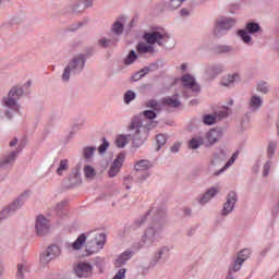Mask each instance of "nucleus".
I'll return each mask as SVG.
<instances>
[{"instance_id":"24","label":"nucleus","mask_w":279,"mask_h":279,"mask_svg":"<svg viewBox=\"0 0 279 279\" xmlns=\"http://www.w3.org/2000/svg\"><path fill=\"white\" fill-rule=\"evenodd\" d=\"M226 158H228V155H226V151L220 150L219 153L214 155L211 162L213 165H219V162H223Z\"/></svg>"},{"instance_id":"59","label":"nucleus","mask_w":279,"mask_h":279,"mask_svg":"<svg viewBox=\"0 0 279 279\" xmlns=\"http://www.w3.org/2000/svg\"><path fill=\"white\" fill-rule=\"evenodd\" d=\"M186 215H191V211L189 210V211H186Z\"/></svg>"},{"instance_id":"33","label":"nucleus","mask_w":279,"mask_h":279,"mask_svg":"<svg viewBox=\"0 0 279 279\" xmlns=\"http://www.w3.org/2000/svg\"><path fill=\"white\" fill-rule=\"evenodd\" d=\"M238 36L243 40V43H250L252 40V37H250V34H247V31L241 29L238 32Z\"/></svg>"},{"instance_id":"12","label":"nucleus","mask_w":279,"mask_h":279,"mask_svg":"<svg viewBox=\"0 0 279 279\" xmlns=\"http://www.w3.org/2000/svg\"><path fill=\"white\" fill-rule=\"evenodd\" d=\"M228 117V109H225L223 111L219 113H215L213 116L207 114L203 118V122L205 125H214V123H217V119H226Z\"/></svg>"},{"instance_id":"46","label":"nucleus","mask_w":279,"mask_h":279,"mask_svg":"<svg viewBox=\"0 0 279 279\" xmlns=\"http://www.w3.org/2000/svg\"><path fill=\"white\" fill-rule=\"evenodd\" d=\"M64 206H66V202L62 201L61 203L57 204L56 211L58 215L64 210Z\"/></svg>"},{"instance_id":"43","label":"nucleus","mask_w":279,"mask_h":279,"mask_svg":"<svg viewBox=\"0 0 279 279\" xmlns=\"http://www.w3.org/2000/svg\"><path fill=\"white\" fill-rule=\"evenodd\" d=\"M143 114L146 117V119H149L151 121V119H156V111L154 110H146L143 112Z\"/></svg>"},{"instance_id":"28","label":"nucleus","mask_w":279,"mask_h":279,"mask_svg":"<svg viewBox=\"0 0 279 279\" xmlns=\"http://www.w3.org/2000/svg\"><path fill=\"white\" fill-rule=\"evenodd\" d=\"M84 173H85V178L89 180H93V178L97 175V171L95 170V168L88 165L84 167Z\"/></svg>"},{"instance_id":"13","label":"nucleus","mask_w":279,"mask_h":279,"mask_svg":"<svg viewBox=\"0 0 279 279\" xmlns=\"http://www.w3.org/2000/svg\"><path fill=\"white\" fill-rule=\"evenodd\" d=\"M250 258V250L244 248L238 254V258L233 265V271H239L241 269V265L245 263Z\"/></svg>"},{"instance_id":"40","label":"nucleus","mask_w":279,"mask_h":279,"mask_svg":"<svg viewBox=\"0 0 279 279\" xmlns=\"http://www.w3.org/2000/svg\"><path fill=\"white\" fill-rule=\"evenodd\" d=\"M93 154H95V147H85L83 150L84 158H93Z\"/></svg>"},{"instance_id":"37","label":"nucleus","mask_w":279,"mask_h":279,"mask_svg":"<svg viewBox=\"0 0 279 279\" xmlns=\"http://www.w3.org/2000/svg\"><path fill=\"white\" fill-rule=\"evenodd\" d=\"M138 56H136V52L134 50H131L129 56L125 58L124 63L125 64H132L134 60H136Z\"/></svg>"},{"instance_id":"25","label":"nucleus","mask_w":279,"mask_h":279,"mask_svg":"<svg viewBox=\"0 0 279 279\" xmlns=\"http://www.w3.org/2000/svg\"><path fill=\"white\" fill-rule=\"evenodd\" d=\"M236 158H239V151H235L232 157L228 160V162L223 166L222 169L219 170V172L216 173V175H219V173H223V171L226 169H228L229 167H232V165H234V161L236 160Z\"/></svg>"},{"instance_id":"21","label":"nucleus","mask_w":279,"mask_h":279,"mask_svg":"<svg viewBox=\"0 0 279 279\" xmlns=\"http://www.w3.org/2000/svg\"><path fill=\"white\" fill-rule=\"evenodd\" d=\"M162 104L169 106V108H178L180 106V100H178V96L167 97L162 99Z\"/></svg>"},{"instance_id":"4","label":"nucleus","mask_w":279,"mask_h":279,"mask_svg":"<svg viewBox=\"0 0 279 279\" xmlns=\"http://www.w3.org/2000/svg\"><path fill=\"white\" fill-rule=\"evenodd\" d=\"M234 20L232 19H226V17H221L216 22V26L214 29V34L215 36H221L222 32L226 29H231L232 26L234 25Z\"/></svg>"},{"instance_id":"10","label":"nucleus","mask_w":279,"mask_h":279,"mask_svg":"<svg viewBox=\"0 0 279 279\" xmlns=\"http://www.w3.org/2000/svg\"><path fill=\"white\" fill-rule=\"evenodd\" d=\"M144 39L151 47H154V45H156V43H157V45L160 46V45H162V40H165V35H162L161 33H158V32L146 33L144 35Z\"/></svg>"},{"instance_id":"58","label":"nucleus","mask_w":279,"mask_h":279,"mask_svg":"<svg viewBox=\"0 0 279 279\" xmlns=\"http://www.w3.org/2000/svg\"><path fill=\"white\" fill-rule=\"evenodd\" d=\"M7 117H8V119H12V117H10V113H8V112H7Z\"/></svg>"},{"instance_id":"44","label":"nucleus","mask_w":279,"mask_h":279,"mask_svg":"<svg viewBox=\"0 0 279 279\" xmlns=\"http://www.w3.org/2000/svg\"><path fill=\"white\" fill-rule=\"evenodd\" d=\"M108 147H110V144L108 141L104 140V143L98 147L99 154H104Z\"/></svg>"},{"instance_id":"20","label":"nucleus","mask_w":279,"mask_h":279,"mask_svg":"<svg viewBox=\"0 0 279 279\" xmlns=\"http://www.w3.org/2000/svg\"><path fill=\"white\" fill-rule=\"evenodd\" d=\"M151 169V162L149 160H140L135 163V171H149Z\"/></svg>"},{"instance_id":"1","label":"nucleus","mask_w":279,"mask_h":279,"mask_svg":"<svg viewBox=\"0 0 279 279\" xmlns=\"http://www.w3.org/2000/svg\"><path fill=\"white\" fill-rule=\"evenodd\" d=\"M86 239H89L86 245V250L88 254H97V252H99L100 250H104V245H106V234L90 232L87 235L84 233L78 235L76 241L71 244V248L82 250V245L86 243Z\"/></svg>"},{"instance_id":"57","label":"nucleus","mask_w":279,"mask_h":279,"mask_svg":"<svg viewBox=\"0 0 279 279\" xmlns=\"http://www.w3.org/2000/svg\"><path fill=\"white\" fill-rule=\"evenodd\" d=\"M1 271H3V265H1L0 263V275H1Z\"/></svg>"},{"instance_id":"2","label":"nucleus","mask_w":279,"mask_h":279,"mask_svg":"<svg viewBox=\"0 0 279 279\" xmlns=\"http://www.w3.org/2000/svg\"><path fill=\"white\" fill-rule=\"evenodd\" d=\"M157 123L154 121L144 122L141 116H135L131 120V124L129 125L130 132H135L133 134L134 141H141V143H145L147 141V136H149V130H154Z\"/></svg>"},{"instance_id":"7","label":"nucleus","mask_w":279,"mask_h":279,"mask_svg":"<svg viewBox=\"0 0 279 279\" xmlns=\"http://www.w3.org/2000/svg\"><path fill=\"white\" fill-rule=\"evenodd\" d=\"M22 95H23V88H21V87H13L9 92V96L7 98H4V100H3L4 106H7V108H14V106H16V100Z\"/></svg>"},{"instance_id":"5","label":"nucleus","mask_w":279,"mask_h":279,"mask_svg":"<svg viewBox=\"0 0 279 279\" xmlns=\"http://www.w3.org/2000/svg\"><path fill=\"white\" fill-rule=\"evenodd\" d=\"M62 254V251L58 247V245H50L47 247L46 252L40 256L41 263H51V260H56L58 256Z\"/></svg>"},{"instance_id":"27","label":"nucleus","mask_w":279,"mask_h":279,"mask_svg":"<svg viewBox=\"0 0 279 279\" xmlns=\"http://www.w3.org/2000/svg\"><path fill=\"white\" fill-rule=\"evenodd\" d=\"M25 274H27V264H17V272H16V278L17 279H24Z\"/></svg>"},{"instance_id":"30","label":"nucleus","mask_w":279,"mask_h":279,"mask_svg":"<svg viewBox=\"0 0 279 279\" xmlns=\"http://www.w3.org/2000/svg\"><path fill=\"white\" fill-rule=\"evenodd\" d=\"M132 137V135H128V136H125V135H119L118 137H117V140H116V145H117V147H124L125 146V144L128 143V138H131Z\"/></svg>"},{"instance_id":"19","label":"nucleus","mask_w":279,"mask_h":279,"mask_svg":"<svg viewBox=\"0 0 279 279\" xmlns=\"http://www.w3.org/2000/svg\"><path fill=\"white\" fill-rule=\"evenodd\" d=\"M137 53H154V46L146 43H140L136 47Z\"/></svg>"},{"instance_id":"9","label":"nucleus","mask_w":279,"mask_h":279,"mask_svg":"<svg viewBox=\"0 0 279 279\" xmlns=\"http://www.w3.org/2000/svg\"><path fill=\"white\" fill-rule=\"evenodd\" d=\"M35 228L38 236H45V234L49 233V228H50L49 220L44 216H38Z\"/></svg>"},{"instance_id":"29","label":"nucleus","mask_w":279,"mask_h":279,"mask_svg":"<svg viewBox=\"0 0 279 279\" xmlns=\"http://www.w3.org/2000/svg\"><path fill=\"white\" fill-rule=\"evenodd\" d=\"M145 106H146V108H150L155 112H160V110H161V107L158 104V101L154 100V99H150V100L146 101Z\"/></svg>"},{"instance_id":"54","label":"nucleus","mask_w":279,"mask_h":279,"mask_svg":"<svg viewBox=\"0 0 279 279\" xmlns=\"http://www.w3.org/2000/svg\"><path fill=\"white\" fill-rule=\"evenodd\" d=\"M221 51H230V47L223 46V47L221 48Z\"/></svg>"},{"instance_id":"49","label":"nucleus","mask_w":279,"mask_h":279,"mask_svg":"<svg viewBox=\"0 0 279 279\" xmlns=\"http://www.w3.org/2000/svg\"><path fill=\"white\" fill-rule=\"evenodd\" d=\"M275 149H276V143H270L268 145V154H269V156H272Z\"/></svg>"},{"instance_id":"23","label":"nucleus","mask_w":279,"mask_h":279,"mask_svg":"<svg viewBox=\"0 0 279 279\" xmlns=\"http://www.w3.org/2000/svg\"><path fill=\"white\" fill-rule=\"evenodd\" d=\"M154 239H156V230L154 228L147 229L143 236L144 243H154Z\"/></svg>"},{"instance_id":"50","label":"nucleus","mask_w":279,"mask_h":279,"mask_svg":"<svg viewBox=\"0 0 279 279\" xmlns=\"http://www.w3.org/2000/svg\"><path fill=\"white\" fill-rule=\"evenodd\" d=\"M99 45L101 47H110V40H108V39H100L99 40Z\"/></svg>"},{"instance_id":"52","label":"nucleus","mask_w":279,"mask_h":279,"mask_svg":"<svg viewBox=\"0 0 279 279\" xmlns=\"http://www.w3.org/2000/svg\"><path fill=\"white\" fill-rule=\"evenodd\" d=\"M181 15H182V16H189V10L182 9V10H181Z\"/></svg>"},{"instance_id":"16","label":"nucleus","mask_w":279,"mask_h":279,"mask_svg":"<svg viewBox=\"0 0 279 279\" xmlns=\"http://www.w3.org/2000/svg\"><path fill=\"white\" fill-rule=\"evenodd\" d=\"M21 208V203H19V201L13 202L9 208L3 209L0 213V219H5V217H8V215H11L12 213H16V210Z\"/></svg>"},{"instance_id":"34","label":"nucleus","mask_w":279,"mask_h":279,"mask_svg":"<svg viewBox=\"0 0 279 279\" xmlns=\"http://www.w3.org/2000/svg\"><path fill=\"white\" fill-rule=\"evenodd\" d=\"M238 78V74L229 75L227 78L222 80V86H230V84H232V82H236Z\"/></svg>"},{"instance_id":"41","label":"nucleus","mask_w":279,"mask_h":279,"mask_svg":"<svg viewBox=\"0 0 279 279\" xmlns=\"http://www.w3.org/2000/svg\"><path fill=\"white\" fill-rule=\"evenodd\" d=\"M112 32L114 34H121L123 32V24L121 22L117 21L113 23Z\"/></svg>"},{"instance_id":"3","label":"nucleus","mask_w":279,"mask_h":279,"mask_svg":"<svg viewBox=\"0 0 279 279\" xmlns=\"http://www.w3.org/2000/svg\"><path fill=\"white\" fill-rule=\"evenodd\" d=\"M84 69V57L78 56L72 60V62L69 63V65L64 69L62 80L63 82H69L71 77V71H74V73H78V71H82Z\"/></svg>"},{"instance_id":"31","label":"nucleus","mask_w":279,"mask_h":279,"mask_svg":"<svg viewBox=\"0 0 279 279\" xmlns=\"http://www.w3.org/2000/svg\"><path fill=\"white\" fill-rule=\"evenodd\" d=\"M66 169H69V160L62 159L60 161L59 168L57 169L58 175H62V173H64V171H66Z\"/></svg>"},{"instance_id":"14","label":"nucleus","mask_w":279,"mask_h":279,"mask_svg":"<svg viewBox=\"0 0 279 279\" xmlns=\"http://www.w3.org/2000/svg\"><path fill=\"white\" fill-rule=\"evenodd\" d=\"M182 82L185 88H190L191 90H194V93L199 92V85H197L195 78L191 76V74H185L182 77Z\"/></svg>"},{"instance_id":"6","label":"nucleus","mask_w":279,"mask_h":279,"mask_svg":"<svg viewBox=\"0 0 279 279\" xmlns=\"http://www.w3.org/2000/svg\"><path fill=\"white\" fill-rule=\"evenodd\" d=\"M73 272L76 278H88L93 274V266L88 263H78L74 266Z\"/></svg>"},{"instance_id":"48","label":"nucleus","mask_w":279,"mask_h":279,"mask_svg":"<svg viewBox=\"0 0 279 279\" xmlns=\"http://www.w3.org/2000/svg\"><path fill=\"white\" fill-rule=\"evenodd\" d=\"M271 169V163H269V162H266L265 165H264V175H269V170Z\"/></svg>"},{"instance_id":"55","label":"nucleus","mask_w":279,"mask_h":279,"mask_svg":"<svg viewBox=\"0 0 279 279\" xmlns=\"http://www.w3.org/2000/svg\"><path fill=\"white\" fill-rule=\"evenodd\" d=\"M181 71H186V63H183V64L181 65Z\"/></svg>"},{"instance_id":"38","label":"nucleus","mask_w":279,"mask_h":279,"mask_svg":"<svg viewBox=\"0 0 279 279\" xmlns=\"http://www.w3.org/2000/svg\"><path fill=\"white\" fill-rule=\"evenodd\" d=\"M185 0H171L169 3V10H178Z\"/></svg>"},{"instance_id":"17","label":"nucleus","mask_w":279,"mask_h":279,"mask_svg":"<svg viewBox=\"0 0 279 279\" xmlns=\"http://www.w3.org/2000/svg\"><path fill=\"white\" fill-rule=\"evenodd\" d=\"M132 258V252L126 251L124 253H122L114 262V266L116 267H122V265H125V263H128V260H130Z\"/></svg>"},{"instance_id":"8","label":"nucleus","mask_w":279,"mask_h":279,"mask_svg":"<svg viewBox=\"0 0 279 279\" xmlns=\"http://www.w3.org/2000/svg\"><path fill=\"white\" fill-rule=\"evenodd\" d=\"M124 161H125V154L123 153L119 154L108 171L109 178H114L119 174V172L123 167Z\"/></svg>"},{"instance_id":"51","label":"nucleus","mask_w":279,"mask_h":279,"mask_svg":"<svg viewBox=\"0 0 279 279\" xmlns=\"http://www.w3.org/2000/svg\"><path fill=\"white\" fill-rule=\"evenodd\" d=\"M171 151H172V154H178V151H180V143L174 144L171 147Z\"/></svg>"},{"instance_id":"26","label":"nucleus","mask_w":279,"mask_h":279,"mask_svg":"<svg viewBox=\"0 0 279 279\" xmlns=\"http://www.w3.org/2000/svg\"><path fill=\"white\" fill-rule=\"evenodd\" d=\"M201 145H204V138L194 137L190 141L189 148L190 149H197L198 147H201Z\"/></svg>"},{"instance_id":"56","label":"nucleus","mask_w":279,"mask_h":279,"mask_svg":"<svg viewBox=\"0 0 279 279\" xmlns=\"http://www.w3.org/2000/svg\"><path fill=\"white\" fill-rule=\"evenodd\" d=\"M147 219V216H144V218L141 220V223H143ZM140 223V226H141Z\"/></svg>"},{"instance_id":"22","label":"nucleus","mask_w":279,"mask_h":279,"mask_svg":"<svg viewBox=\"0 0 279 279\" xmlns=\"http://www.w3.org/2000/svg\"><path fill=\"white\" fill-rule=\"evenodd\" d=\"M260 106H263V98L256 95L252 96L250 100V108H252V110H258Z\"/></svg>"},{"instance_id":"35","label":"nucleus","mask_w":279,"mask_h":279,"mask_svg":"<svg viewBox=\"0 0 279 279\" xmlns=\"http://www.w3.org/2000/svg\"><path fill=\"white\" fill-rule=\"evenodd\" d=\"M136 99V94L132 90H128L124 94V104H130L131 101H134Z\"/></svg>"},{"instance_id":"39","label":"nucleus","mask_w":279,"mask_h":279,"mask_svg":"<svg viewBox=\"0 0 279 279\" xmlns=\"http://www.w3.org/2000/svg\"><path fill=\"white\" fill-rule=\"evenodd\" d=\"M257 90L259 93H264V94H267L269 93V85H267L266 82H262L257 85Z\"/></svg>"},{"instance_id":"53","label":"nucleus","mask_w":279,"mask_h":279,"mask_svg":"<svg viewBox=\"0 0 279 279\" xmlns=\"http://www.w3.org/2000/svg\"><path fill=\"white\" fill-rule=\"evenodd\" d=\"M16 143H19V140L14 138L13 141H11L10 147H14Z\"/></svg>"},{"instance_id":"47","label":"nucleus","mask_w":279,"mask_h":279,"mask_svg":"<svg viewBox=\"0 0 279 279\" xmlns=\"http://www.w3.org/2000/svg\"><path fill=\"white\" fill-rule=\"evenodd\" d=\"M145 73H147V72H145V70H142L141 72L134 74L133 75L134 82H138V80H141V77L145 76Z\"/></svg>"},{"instance_id":"18","label":"nucleus","mask_w":279,"mask_h":279,"mask_svg":"<svg viewBox=\"0 0 279 279\" xmlns=\"http://www.w3.org/2000/svg\"><path fill=\"white\" fill-rule=\"evenodd\" d=\"M217 193H219V187H211L205 193V195L201 198L199 202L202 204H206L207 202H210V199H213V197H215Z\"/></svg>"},{"instance_id":"45","label":"nucleus","mask_w":279,"mask_h":279,"mask_svg":"<svg viewBox=\"0 0 279 279\" xmlns=\"http://www.w3.org/2000/svg\"><path fill=\"white\" fill-rule=\"evenodd\" d=\"M125 268H121L112 279H125Z\"/></svg>"},{"instance_id":"36","label":"nucleus","mask_w":279,"mask_h":279,"mask_svg":"<svg viewBox=\"0 0 279 279\" xmlns=\"http://www.w3.org/2000/svg\"><path fill=\"white\" fill-rule=\"evenodd\" d=\"M17 154H19V151H13V153H11V155L7 156L3 160V165H12V162H14V160H16Z\"/></svg>"},{"instance_id":"11","label":"nucleus","mask_w":279,"mask_h":279,"mask_svg":"<svg viewBox=\"0 0 279 279\" xmlns=\"http://www.w3.org/2000/svg\"><path fill=\"white\" fill-rule=\"evenodd\" d=\"M234 204H236V193L230 192L223 206L222 215H229V213H232V210H234Z\"/></svg>"},{"instance_id":"32","label":"nucleus","mask_w":279,"mask_h":279,"mask_svg":"<svg viewBox=\"0 0 279 279\" xmlns=\"http://www.w3.org/2000/svg\"><path fill=\"white\" fill-rule=\"evenodd\" d=\"M258 29H260V26L257 23L246 24V32H248V34H256Z\"/></svg>"},{"instance_id":"42","label":"nucleus","mask_w":279,"mask_h":279,"mask_svg":"<svg viewBox=\"0 0 279 279\" xmlns=\"http://www.w3.org/2000/svg\"><path fill=\"white\" fill-rule=\"evenodd\" d=\"M156 141L158 144L157 149H160V147H162V145H165V143H167V137H165V135H162V134H159V135H157Z\"/></svg>"},{"instance_id":"15","label":"nucleus","mask_w":279,"mask_h":279,"mask_svg":"<svg viewBox=\"0 0 279 279\" xmlns=\"http://www.w3.org/2000/svg\"><path fill=\"white\" fill-rule=\"evenodd\" d=\"M222 135L223 133L221 132L220 129L210 130L207 133V141L209 145H215V143H217V141H219V138H221Z\"/></svg>"}]
</instances>
